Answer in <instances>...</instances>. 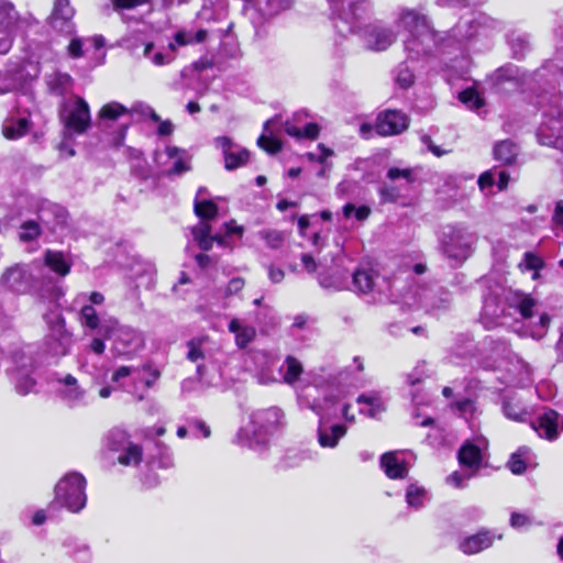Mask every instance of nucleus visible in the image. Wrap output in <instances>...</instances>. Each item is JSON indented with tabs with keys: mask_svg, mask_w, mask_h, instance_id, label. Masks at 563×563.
<instances>
[{
	"mask_svg": "<svg viewBox=\"0 0 563 563\" xmlns=\"http://www.w3.org/2000/svg\"><path fill=\"white\" fill-rule=\"evenodd\" d=\"M395 24L408 33L404 40V49L412 60L432 55L443 42V37L433 29L430 19L415 9H399Z\"/></svg>",
	"mask_w": 563,
	"mask_h": 563,
	"instance_id": "1",
	"label": "nucleus"
},
{
	"mask_svg": "<svg viewBox=\"0 0 563 563\" xmlns=\"http://www.w3.org/2000/svg\"><path fill=\"white\" fill-rule=\"evenodd\" d=\"M286 419L278 407L258 409L250 415V421L238 433L239 442L254 450L264 449L271 438L284 429Z\"/></svg>",
	"mask_w": 563,
	"mask_h": 563,
	"instance_id": "2",
	"label": "nucleus"
},
{
	"mask_svg": "<svg viewBox=\"0 0 563 563\" xmlns=\"http://www.w3.org/2000/svg\"><path fill=\"white\" fill-rule=\"evenodd\" d=\"M476 236L463 225H445L439 234L441 252L459 264L468 258L473 252Z\"/></svg>",
	"mask_w": 563,
	"mask_h": 563,
	"instance_id": "3",
	"label": "nucleus"
},
{
	"mask_svg": "<svg viewBox=\"0 0 563 563\" xmlns=\"http://www.w3.org/2000/svg\"><path fill=\"white\" fill-rule=\"evenodd\" d=\"M55 500L71 512H79L87 503L86 478L78 472L64 475L55 486Z\"/></svg>",
	"mask_w": 563,
	"mask_h": 563,
	"instance_id": "4",
	"label": "nucleus"
},
{
	"mask_svg": "<svg viewBox=\"0 0 563 563\" xmlns=\"http://www.w3.org/2000/svg\"><path fill=\"white\" fill-rule=\"evenodd\" d=\"M59 119L66 137L84 134L91 122L89 104L78 96L64 100L59 109Z\"/></svg>",
	"mask_w": 563,
	"mask_h": 563,
	"instance_id": "5",
	"label": "nucleus"
},
{
	"mask_svg": "<svg viewBox=\"0 0 563 563\" xmlns=\"http://www.w3.org/2000/svg\"><path fill=\"white\" fill-rule=\"evenodd\" d=\"M333 14L346 23L352 33L358 34L364 22L371 18L372 5L368 0H328Z\"/></svg>",
	"mask_w": 563,
	"mask_h": 563,
	"instance_id": "6",
	"label": "nucleus"
},
{
	"mask_svg": "<svg viewBox=\"0 0 563 563\" xmlns=\"http://www.w3.org/2000/svg\"><path fill=\"white\" fill-rule=\"evenodd\" d=\"M47 324L46 344L54 356L66 355L71 345V333L66 329L65 319L57 307L44 314Z\"/></svg>",
	"mask_w": 563,
	"mask_h": 563,
	"instance_id": "7",
	"label": "nucleus"
},
{
	"mask_svg": "<svg viewBox=\"0 0 563 563\" xmlns=\"http://www.w3.org/2000/svg\"><path fill=\"white\" fill-rule=\"evenodd\" d=\"M12 366L9 369V376L19 395L25 396L35 388L36 380L33 377L34 362L33 357L22 350L15 351L12 356Z\"/></svg>",
	"mask_w": 563,
	"mask_h": 563,
	"instance_id": "8",
	"label": "nucleus"
},
{
	"mask_svg": "<svg viewBox=\"0 0 563 563\" xmlns=\"http://www.w3.org/2000/svg\"><path fill=\"white\" fill-rule=\"evenodd\" d=\"M559 99L555 97V104L543 109L544 120L537 133L542 145L563 147V111L558 108Z\"/></svg>",
	"mask_w": 563,
	"mask_h": 563,
	"instance_id": "9",
	"label": "nucleus"
},
{
	"mask_svg": "<svg viewBox=\"0 0 563 563\" xmlns=\"http://www.w3.org/2000/svg\"><path fill=\"white\" fill-rule=\"evenodd\" d=\"M106 338L113 340L112 351L117 356L131 357L143 350L145 340L142 332L128 325H120L115 320V325Z\"/></svg>",
	"mask_w": 563,
	"mask_h": 563,
	"instance_id": "10",
	"label": "nucleus"
},
{
	"mask_svg": "<svg viewBox=\"0 0 563 563\" xmlns=\"http://www.w3.org/2000/svg\"><path fill=\"white\" fill-rule=\"evenodd\" d=\"M41 263L16 265L9 268L2 276L3 283L14 291H25L29 287L44 283Z\"/></svg>",
	"mask_w": 563,
	"mask_h": 563,
	"instance_id": "11",
	"label": "nucleus"
},
{
	"mask_svg": "<svg viewBox=\"0 0 563 563\" xmlns=\"http://www.w3.org/2000/svg\"><path fill=\"white\" fill-rule=\"evenodd\" d=\"M366 49L384 52L397 40V33L393 27L385 25L382 21H375L364 25L357 34Z\"/></svg>",
	"mask_w": 563,
	"mask_h": 563,
	"instance_id": "12",
	"label": "nucleus"
},
{
	"mask_svg": "<svg viewBox=\"0 0 563 563\" xmlns=\"http://www.w3.org/2000/svg\"><path fill=\"white\" fill-rule=\"evenodd\" d=\"M499 23L489 16L478 13L472 19L460 21L449 33V37L463 43L476 35L484 34L487 29H496Z\"/></svg>",
	"mask_w": 563,
	"mask_h": 563,
	"instance_id": "13",
	"label": "nucleus"
},
{
	"mask_svg": "<svg viewBox=\"0 0 563 563\" xmlns=\"http://www.w3.org/2000/svg\"><path fill=\"white\" fill-rule=\"evenodd\" d=\"M19 23L20 16L14 5L7 0H0V54L10 51Z\"/></svg>",
	"mask_w": 563,
	"mask_h": 563,
	"instance_id": "14",
	"label": "nucleus"
},
{
	"mask_svg": "<svg viewBox=\"0 0 563 563\" xmlns=\"http://www.w3.org/2000/svg\"><path fill=\"white\" fill-rule=\"evenodd\" d=\"M87 295L81 292L74 300V305L81 303L79 321L80 324L90 330H97L99 334H108L115 325V319H100L92 305H87Z\"/></svg>",
	"mask_w": 563,
	"mask_h": 563,
	"instance_id": "15",
	"label": "nucleus"
},
{
	"mask_svg": "<svg viewBox=\"0 0 563 563\" xmlns=\"http://www.w3.org/2000/svg\"><path fill=\"white\" fill-rule=\"evenodd\" d=\"M155 161L167 174L179 175L190 169L188 153L176 146H167L164 152H156Z\"/></svg>",
	"mask_w": 563,
	"mask_h": 563,
	"instance_id": "16",
	"label": "nucleus"
},
{
	"mask_svg": "<svg viewBox=\"0 0 563 563\" xmlns=\"http://www.w3.org/2000/svg\"><path fill=\"white\" fill-rule=\"evenodd\" d=\"M486 448L485 439L465 441L457 454L460 465L475 474L483 464Z\"/></svg>",
	"mask_w": 563,
	"mask_h": 563,
	"instance_id": "17",
	"label": "nucleus"
},
{
	"mask_svg": "<svg viewBox=\"0 0 563 563\" xmlns=\"http://www.w3.org/2000/svg\"><path fill=\"white\" fill-rule=\"evenodd\" d=\"M409 125V118L398 110H386L380 112L375 122V131L383 136L397 135L406 131Z\"/></svg>",
	"mask_w": 563,
	"mask_h": 563,
	"instance_id": "18",
	"label": "nucleus"
},
{
	"mask_svg": "<svg viewBox=\"0 0 563 563\" xmlns=\"http://www.w3.org/2000/svg\"><path fill=\"white\" fill-rule=\"evenodd\" d=\"M311 410L320 416L319 426L317 429L318 444L323 449H335L339 445L340 440L345 437L347 427L341 423L328 426L324 423V418L321 415L318 406L312 405Z\"/></svg>",
	"mask_w": 563,
	"mask_h": 563,
	"instance_id": "19",
	"label": "nucleus"
},
{
	"mask_svg": "<svg viewBox=\"0 0 563 563\" xmlns=\"http://www.w3.org/2000/svg\"><path fill=\"white\" fill-rule=\"evenodd\" d=\"M74 15L75 10L69 0H55L48 19L49 24L57 32L71 35L75 31Z\"/></svg>",
	"mask_w": 563,
	"mask_h": 563,
	"instance_id": "20",
	"label": "nucleus"
},
{
	"mask_svg": "<svg viewBox=\"0 0 563 563\" xmlns=\"http://www.w3.org/2000/svg\"><path fill=\"white\" fill-rule=\"evenodd\" d=\"M217 147L221 148L225 168L228 170L243 166L249 159V152L234 144L228 136H219L214 140Z\"/></svg>",
	"mask_w": 563,
	"mask_h": 563,
	"instance_id": "21",
	"label": "nucleus"
},
{
	"mask_svg": "<svg viewBox=\"0 0 563 563\" xmlns=\"http://www.w3.org/2000/svg\"><path fill=\"white\" fill-rule=\"evenodd\" d=\"M382 283L379 274L371 267L361 266L353 273V286L358 292H380Z\"/></svg>",
	"mask_w": 563,
	"mask_h": 563,
	"instance_id": "22",
	"label": "nucleus"
},
{
	"mask_svg": "<svg viewBox=\"0 0 563 563\" xmlns=\"http://www.w3.org/2000/svg\"><path fill=\"white\" fill-rule=\"evenodd\" d=\"M380 467L389 478L401 479L408 474L409 463L404 452L393 451L380 456Z\"/></svg>",
	"mask_w": 563,
	"mask_h": 563,
	"instance_id": "23",
	"label": "nucleus"
},
{
	"mask_svg": "<svg viewBox=\"0 0 563 563\" xmlns=\"http://www.w3.org/2000/svg\"><path fill=\"white\" fill-rule=\"evenodd\" d=\"M245 12L252 16L253 13L261 18H269L290 7L291 0H244Z\"/></svg>",
	"mask_w": 563,
	"mask_h": 563,
	"instance_id": "24",
	"label": "nucleus"
},
{
	"mask_svg": "<svg viewBox=\"0 0 563 563\" xmlns=\"http://www.w3.org/2000/svg\"><path fill=\"white\" fill-rule=\"evenodd\" d=\"M495 536L488 530H482L460 541L459 549L467 555L479 553L493 545Z\"/></svg>",
	"mask_w": 563,
	"mask_h": 563,
	"instance_id": "25",
	"label": "nucleus"
},
{
	"mask_svg": "<svg viewBox=\"0 0 563 563\" xmlns=\"http://www.w3.org/2000/svg\"><path fill=\"white\" fill-rule=\"evenodd\" d=\"M42 271L45 267L51 269L59 277H65L69 274L71 268V261L66 254L59 251L47 250L44 253L43 264H41ZM44 275V272H42Z\"/></svg>",
	"mask_w": 563,
	"mask_h": 563,
	"instance_id": "26",
	"label": "nucleus"
},
{
	"mask_svg": "<svg viewBox=\"0 0 563 563\" xmlns=\"http://www.w3.org/2000/svg\"><path fill=\"white\" fill-rule=\"evenodd\" d=\"M531 427L541 438L554 440L559 434L558 413L554 410H547L531 423Z\"/></svg>",
	"mask_w": 563,
	"mask_h": 563,
	"instance_id": "27",
	"label": "nucleus"
},
{
	"mask_svg": "<svg viewBox=\"0 0 563 563\" xmlns=\"http://www.w3.org/2000/svg\"><path fill=\"white\" fill-rule=\"evenodd\" d=\"M60 382L64 384L60 395L68 406L76 407L84 404L86 391L78 385L73 375H66Z\"/></svg>",
	"mask_w": 563,
	"mask_h": 563,
	"instance_id": "28",
	"label": "nucleus"
},
{
	"mask_svg": "<svg viewBox=\"0 0 563 563\" xmlns=\"http://www.w3.org/2000/svg\"><path fill=\"white\" fill-rule=\"evenodd\" d=\"M191 232L195 241L203 251H209L212 247L213 242H218L221 245L225 244V238L221 234L211 235V227L206 222H201L194 227Z\"/></svg>",
	"mask_w": 563,
	"mask_h": 563,
	"instance_id": "29",
	"label": "nucleus"
},
{
	"mask_svg": "<svg viewBox=\"0 0 563 563\" xmlns=\"http://www.w3.org/2000/svg\"><path fill=\"white\" fill-rule=\"evenodd\" d=\"M30 130L27 118L10 117L3 121L2 134L7 140H18L25 135Z\"/></svg>",
	"mask_w": 563,
	"mask_h": 563,
	"instance_id": "30",
	"label": "nucleus"
},
{
	"mask_svg": "<svg viewBox=\"0 0 563 563\" xmlns=\"http://www.w3.org/2000/svg\"><path fill=\"white\" fill-rule=\"evenodd\" d=\"M46 84L52 93L64 96L73 88L74 80L66 73H53L46 77Z\"/></svg>",
	"mask_w": 563,
	"mask_h": 563,
	"instance_id": "31",
	"label": "nucleus"
},
{
	"mask_svg": "<svg viewBox=\"0 0 563 563\" xmlns=\"http://www.w3.org/2000/svg\"><path fill=\"white\" fill-rule=\"evenodd\" d=\"M357 402L360 405L366 406L361 407L360 412L369 418H377L383 411H385V406L382 399L376 394L360 395L357 398Z\"/></svg>",
	"mask_w": 563,
	"mask_h": 563,
	"instance_id": "32",
	"label": "nucleus"
},
{
	"mask_svg": "<svg viewBox=\"0 0 563 563\" xmlns=\"http://www.w3.org/2000/svg\"><path fill=\"white\" fill-rule=\"evenodd\" d=\"M229 330L235 334V342L239 347H245L254 338L255 329L242 323L239 319H232Z\"/></svg>",
	"mask_w": 563,
	"mask_h": 563,
	"instance_id": "33",
	"label": "nucleus"
},
{
	"mask_svg": "<svg viewBox=\"0 0 563 563\" xmlns=\"http://www.w3.org/2000/svg\"><path fill=\"white\" fill-rule=\"evenodd\" d=\"M31 205L32 209L38 213V218L42 221H48L47 213L52 212L57 218L63 219L64 218V210L57 205H54L45 199H42L40 197H31Z\"/></svg>",
	"mask_w": 563,
	"mask_h": 563,
	"instance_id": "34",
	"label": "nucleus"
},
{
	"mask_svg": "<svg viewBox=\"0 0 563 563\" xmlns=\"http://www.w3.org/2000/svg\"><path fill=\"white\" fill-rule=\"evenodd\" d=\"M517 154V146L508 140L497 143L494 147L495 159L505 165L514 163Z\"/></svg>",
	"mask_w": 563,
	"mask_h": 563,
	"instance_id": "35",
	"label": "nucleus"
},
{
	"mask_svg": "<svg viewBox=\"0 0 563 563\" xmlns=\"http://www.w3.org/2000/svg\"><path fill=\"white\" fill-rule=\"evenodd\" d=\"M284 130L285 132L292 136V137H296V139H309V140H314L318 137L319 135V126L318 124L316 123H308L305 125L303 129H300L298 126H296L294 123L291 122H285L284 123Z\"/></svg>",
	"mask_w": 563,
	"mask_h": 563,
	"instance_id": "36",
	"label": "nucleus"
},
{
	"mask_svg": "<svg viewBox=\"0 0 563 563\" xmlns=\"http://www.w3.org/2000/svg\"><path fill=\"white\" fill-rule=\"evenodd\" d=\"M280 373L284 382L291 385L299 379L302 373V366L297 358L287 356L284 364L280 366Z\"/></svg>",
	"mask_w": 563,
	"mask_h": 563,
	"instance_id": "37",
	"label": "nucleus"
},
{
	"mask_svg": "<svg viewBox=\"0 0 563 563\" xmlns=\"http://www.w3.org/2000/svg\"><path fill=\"white\" fill-rule=\"evenodd\" d=\"M318 279L319 284L323 288L340 290L344 288L347 275L345 272L335 268L331 275H328L327 273H320Z\"/></svg>",
	"mask_w": 563,
	"mask_h": 563,
	"instance_id": "38",
	"label": "nucleus"
},
{
	"mask_svg": "<svg viewBox=\"0 0 563 563\" xmlns=\"http://www.w3.org/2000/svg\"><path fill=\"white\" fill-rule=\"evenodd\" d=\"M511 305L520 312L523 319H530L534 314L538 302L532 297L520 294L515 296Z\"/></svg>",
	"mask_w": 563,
	"mask_h": 563,
	"instance_id": "39",
	"label": "nucleus"
},
{
	"mask_svg": "<svg viewBox=\"0 0 563 563\" xmlns=\"http://www.w3.org/2000/svg\"><path fill=\"white\" fill-rule=\"evenodd\" d=\"M276 122L277 119L268 120L264 125L265 133L261 135L257 140L258 146L269 154H275L282 148V143L278 140L267 135L268 133H272L269 126L272 124H275Z\"/></svg>",
	"mask_w": 563,
	"mask_h": 563,
	"instance_id": "40",
	"label": "nucleus"
},
{
	"mask_svg": "<svg viewBox=\"0 0 563 563\" xmlns=\"http://www.w3.org/2000/svg\"><path fill=\"white\" fill-rule=\"evenodd\" d=\"M120 452L122 453L118 456V462L122 465H137L142 461V449L137 444L130 443Z\"/></svg>",
	"mask_w": 563,
	"mask_h": 563,
	"instance_id": "41",
	"label": "nucleus"
},
{
	"mask_svg": "<svg viewBox=\"0 0 563 563\" xmlns=\"http://www.w3.org/2000/svg\"><path fill=\"white\" fill-rule=\"evenodd\" d=\"M205 340L202 339H195L187 343L188 352H187V358L192 362L197 363V372L199 375H201V368L202 365L200 362L205 360V350H203Z\"/></svg>",
	"mask_w": 563,
	"mask_h": 563,
	"instance_id": "42",
	"label": "nucleus"
},
{
	"mask_svg": "<svg viewBox=\"0 0 563 563\" xmlns=\"http://www.w3.org/2000/svg\"><path fill=\"white\" fill-rule=\"evenodd\" d=\"M130 111L126 107L119 102H109L104 104L99 111V118L102 120L115 121L122 115L128 114Z\"/></svg>",
	"mask_w": 563,
	"mask_h": 563,
	"instance_id": "43",
	"label": "nucleus"
},
{
	"mask_svg": "<svg viewBox=\"0 0 563 563\" xmlns=\"http://www.w3.org/2000/svg\"><path fill=\"white\" fill-rule=\"evenodd\" d=\"M107 446L111 451L119 452L121 449H124L131 442L129 441V437L125 431L120 429L111 430L107 435Z\"/></svg>",
	"mask_w": 563,
	"mask_h": 563,
	"instance_id": "44",
	"label": "nucleus"
},
{
	"mask_svg": "<svg viewBox=\"0 0 563 563\" xmlns=\"http://www.w3.org/2000/svg\"><path fill=\"white\" fill-rule=\"evenodd\" d=\"M195 213L202 220H210L216 218L218 213V206L211 200L196 199Z\"/></svg>",
	"mask_w": 563,
	"mask_h": 563,
	"instance_id": "45",
	"label": "nucleus"
},
{
	"mask_svg": "<svg viewBox=\"0 0 563 563\" xmlns=\"http://www.w3.org/2000/svg\"><path fill=\"white\" fill-rule=\"evenodd\" d=\"M426 497V489L417 484H411L407 488L406 500L410 507L420 508L423 505Z\"/></svg>",
	"mask_w": 563,
	"mask_h": 563,
	"instance_id": "46",
	"label": "nucleus"
},
{
	"mask_svg": "<svg viewBox=\"0 0 563 563\" xmlns=\"http://www.w3.org/2000/svg\"><path fill=\"white\" fill-rule=\"evenodd\" d=\"M258 234L271 249H280L285 242V234L282 231L266 229L262 230Z\"/></svg>",
	"mask_w": 563,
	"mask_h": 563,
	"instance_id": "47",
	"label": "nucleus"
},
{
	"mask_svg": "<svg viewBox=\"0 0 563 563\" xmlns=\"http://www.w3.org/2000/svg\"><path fill=\"white\" fill-rule=\"evenodd\" d=\"M528 452V448H521L510 456L507 465L511 473L520 475L526 471L527 463L522 456Z\"/></svg>",
	"mask_w": 563,
	"mask_h": 563,
	"instance_id": "48",
	"label": "nucleus"
},
{
	"mask_svg": "<svg viewBox=\"0 0 563 563\" xmlns=\"http://www.w3.org/2000/svg\"><path fill=\"white\" fill-rule=\"evenodd\" d=\"M41 228L36 221H25L20 227L19 236L24 242L33 241L41 235Z\"/></svg>",
	"mask_w": 563,
	"mask_h": 563,
	"instance_id": "49",
	"label": "nucleus"
},
{
	"mask_svg": "<svg viewBox=\"0 0 563 563\" xmlns=\"http://www.w3.org/2000/svg\"><path fill=\"white\" fill-rule=\"evenodd\" d=\"M459 99L470 109H479L483 106V100L478 92L474 89H465L459 95Z\"/></svg>",
	"mask_w": 563,
	"mask_h": 563,
	"instance_id": "50",
	"label": "nucleus"
},
{
	"mask_svg": "<svg viewBox=\"0 0 563 563\" xmlns=\"http://www.w3.org/2000/svg\"><path fill=\"white\" fill-rule=\"evenodd\" d=\"M154 47V44L148 42L144 44L143 47V56L146 58H150L152 63L156 66H163L166 64H169L173 60V57L169 55H165L161 52H157L153 55H151V51Z\"/></svg>",
	"mask_w": 563,
	"mask_h": 563,
	"instance_id": "51",
	"label": "nucleus"
},
{
	"mask_svg": "<svg viewBox=\"0 0 563 563\" xmlns=\"http://www.w3.org/2000/svg\"><path fill=\"white\" fill-rule=\"evenodd\" d=\"M504 412L509 419H512L516 421H523L525 417L527 415V411L525 408H522L518 404H514L511 401H506L504 404Z\"/></svg>",
	"mask_w": 563,
	"mask_h": 563,
	"instance_id": "52",
	"label": "nucleus"
},
{
	"mask_svg": "<svg viewBox=\"0 0 563 563\" xmlns=\"http://www.w3.org/2000/svg\"><path fill=\"white\" fill-rule=\"evenodd\" d=\"M415 81V75L412 70H410L407 66H399L396 74V82L401 88L410 87Z\"/></svg>",
	"mask_w": 563,
	"mask_h": 563,
	"instance_id": "53",
	"label": "nucleus"
},
{
	"mask_svg": "<svg viewBox=\"0 0 563 563\" xmlns=\"http://www.w3.org/2000/svg\"><path fill=\"white\" fill-rule=\"evenodd\" d=\"M387 177L390 180H398L401 179L406 185L413 181L412 178V170L409 168H398V167H391L387 172Z\"/></svg>",
	"mask_w": 563,
	"mask_h": 563,
	"instance_id": "54",
	"label": "nucleus"
},
{
	"mask_svg": "<svg viewBox=\"0 0 563 563\" xmlns=\"http://www.w3.org/2000/svg\"><path fill=\"white\" fill-rule=\"evenodd\" d=\"M353 213L357 220L363 221L369 216L371 209L366 206L355 208L352 203H347L343 207L345 218H350Z\"/></svg>",
	"mask_w": 563,
	"mask_h": 563,
	"instance_id": "55",
	"label": "nucleus"
},
{
	"mask_svg": "<svg viewBox=\"0 0 563 563\" xmlns=\"http://www.w3.org/2000/svg\"><path fill=\"white\" fill-rule=\"evenodd\" d=\"M319 153L309 152L306 154V157L311 162H318L320 164H324L328 157L333 156V151L324 146V144H318Z\"/></svg>",
	"mask_w": 563,
	"mask_h": 563,
	"instance_id": "56",
	"label": "nucleus"
},
{
	"mask_svg": "<svg viewBox=\"0 0 563 563\" xmlns=\"http://www.w3.org/2000/svg\"><path fill=\"white\" fill-rule=\"evenodd\" d=\"M549 324L550 317L544 312L540 313L538 323L531 330L532 338L541 339L545 334Z\"/></svg>",
	"mask_w": 563,
	"mask_h": 563,
	"instance_id": "57",
	"label": "nucleus"
},
{
	"mask_svg": "<svg viewBox=\"0 0 563 563\" xmlns=\"http://www.w3.org/2000/svg\"><path fill=\"white\" fill-rule=\"evenodd\" d=\"M136 371L137 368L133 366H120L112 373L111 380L115 384L121 385V382L124 378L130 377Z\"/></svg>",
	"mask_w": 563,
	"mask_h": 563,
	"instance_id": "58",
	"label": "nucleus"
},
{
	"mask_svg": "<svg viewBox=\"0 0 563 563\" xmlns=\"http://www.w3.org/2000/svg\"><path fill=\"white\" fill-rule=\"evenodd\" d=\"M525 265L527 269L538 272L543 267L544 263L538 255L533 253H526Z\"/></svg>",
	"mask_w": 563,
	"mask_h": 563,
	"instance_id": "59",
	"label": "nucleus"
},
{
	"mask_svg": "<svg viewBox=\"0 0 563 563\" xmlns=\"http://www.w3.org/2000/svg\"><path fill=\"white\" fill-rule=\"evenodd\" d=\"M437 5L451 10H460L470 7L468 0H435Z\"/></svg>",
	"mask_w": 563,
	"mask_h": 563,
	"instance_id": "60",
	"label": "nucleus"
},
{
	"mask_svg": "<svg viewBox=\"0 0 563 563\" xmlns=\"http://www.w3.org/2000/svg\"><path fill=\"white\" fill-rule=\"evenodd\" d=\"M531 525V519L529 516L520 512H512L510 516V526L512 528L519 529L523 527H528Z\"/></svg>",
	"mask_w": 563,
	"mask_h": 563,
	"instance_id": "61",
	"label": "nucleus"
},
{
	"mask_svg": "<svg viewBox=\"0 0 563 563\" xmlns=\"http://www.w3.org/2000/svg\"><path fill=\"white\" fill-rule=\"evenodd\" d=\"M18 79L13 75L3 76L0 73V93L11 91L16 87Z\"/></svg>",
	"mask_w": 563,
	"mask_h": 563,
	"instance_id": "62",
	"label": "nucleus"
},
{
	"mask_svg": "<svg viewBox=\"0 0 563 563\" xmlns=\"http://www.w3.org/2000/svg\"><path fill=\"white\" fill-rule=\"evenodd\" d=\"M474 474H472V472L468 471L467 474H462V473H459V472H454L452 473L449 477H448V483L453 485L454 487H457V488H461L464 486V483L470 479Z\"/></svg>",
	"mask_w": 563,
	"mask_h": 563,
	"instance_id": "63",
	"label": "nucleus"
},
{
	"mask_svg": "<svg viewBox=\"0 0 563 563\" xmlns=\"http://www.w3.org/2000/svg\"><path fill=\"white\" fill-rule=\"evenodd\" d=\"M552 223L555 228L563 231V200H559L555 203V208L552 214Z\"/></svg>",
	"mask_w": 563,
	"mask_h": 563,
	"instance_id": "64",
	"label": "nucleus"
}]
</instances>
